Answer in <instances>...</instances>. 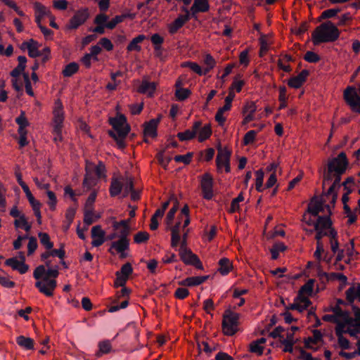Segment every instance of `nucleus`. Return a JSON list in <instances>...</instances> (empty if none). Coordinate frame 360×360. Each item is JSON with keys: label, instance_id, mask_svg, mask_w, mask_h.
Segmentation results:
<instances>
[{"label": "nucleus", "instance_id": "obj_1", "mask_svg": "<svg viewBox=\"0 0 360 360\" xmlns=\"http://www.w3.org/2000/svg\"><path fill=\"white\" fill-rule=\"evenodd\" d=\"M349 164L345 152L340 153L336 157L328 158L326 164L319 170L323 178V189L325 188L326 183L333 181L330 186L338 191L342 186V175L346 172Z\"/></svg>", "mask_w": 360, "mask_h": 360}, {"label": "nucleus", "instance_id": "obj_2", "mask_svg": "<svg viewBox=\"0 0 360 360\" xmlns=\"http://www.w3.org/2000/svg\"><path fill=\"white\" fill-rule=\"evenodd\" d=\"M58 267L56 266L54 269L49 268L47 270L44 265L38 266L33 272V276L35 279H43L45 283L42 281H38L35 283V287L39 291L44 294L47 297H51L53 295V291L57 286L56 278L58 275Z\"/></svg>", "mask_w": 360, "mask_h": 360}, {"label": "nucleus", "instance_id": "obj_3", "mask_svg": "<svg viewBox=\"0 0 360 360\" xmlns=\"http://www.w3.org/2000/svg\"><path fill=\"white\" fill-rule=\"evenodd\" d=\"M339 37V30L330 20L321 23L311 34V39L315 46L322 43L334 42Z\"/></svg>", "mask_w": 360, "mask_h": 360}, {"label": "nucleus", "instance_id": "obj_4", "mask_svg": "<svg viewBox=\"0 0 360 360\" xmlns=\"http://www.w3.org/2000/svg\"><path fill=\"white\" fill-rule=\"evenodd\" d=\"M240 315L226 309L223 315L222 329L224 335L228 336L233 335L238 330V319Z\"/></svg>", "mask_w": 360, "mask_h": 360}, {"label": "nucleus", "instance_id": "obj_5", "mask_svg": "<svg viewBox=\"0 0 360 360\" xmlns=\"http://www.w3.org/2000/svg\"><path fill=\"white\" fill-rule=\"evenodd\" d=\"M109 122L119 136L126 137L130 131L127 118L122 114H118L115 117L110 118Z\"/></svg>", "mask_w": 360, "mask_h": 360}, {"label": "nucleus", "instance_id": "obj_6", "mask_svg": "<svg viewBox=\"0 0 360 360\" xmlns=\"http://www.w3.org/2000/svg\"><path fill=\"white\" fill-rule=\"evenodd\" d=\"M18 257L20 259V261L18 260L17 257H13L7 259L5 261V264L6 266H11L13 270L18 271L20 274H24L29 269V266L25 263V253L22 251L18 252Z\"/></svg>", "mask_w": 360, "mask_h": 360}, {"label": "nucleus", "instance_id": "obj_7", "mask_svg": "<svg viewBox=\"0 0 360 360\" xmlns=\"http://www.w3.org/2000/svg\"><path fill=\"white\" fill-rule=\"evenodd\" d=\"M344 99L354 112L360 113V96L353 86H348L344 91Z\"/></svg>", "mask_w": 360, "mask_h": 360}, {"label": "nucleus", "instance_id": "obj_8", "mask_svg": "<svg viewBox=\"0 0 360 360\" xmlns=\"http://www.w3.org/2000/svg\"><path fill=\"white\" fill-rule=\"evenodd\" d=\"M89 17V13L87 8L78 10L69 21L68 28L76 30L80 25H83Z\"/></svg>", "mask_w": 360, "mask_h": 360}, {"label": "nucleus", "instance_id": "obj_9", "mask_svg": "<svg viewBox=\"0 0 360 360\" xmlns=\"http://www.w3.org/2000/svg\"><path fill=\"white\" fill-rule=\"evenodd\" d=\"M181 11L185 12V14H179L178 17L169 25V32L173 34L181 28L186 22L191 19V14L189 10L183 6Z\"/></svg>", "mask_w": 360, "mask_h": 360}, {"label": "nucleus", "instance_id": "obj_10", "mask_svg": "<svg viewBox=\"0 0 360 360\" xmlns=\"http://www.w3.org/2000/svg\"><path fill=\"white\" fill-rule=\"evenodd\" d=\"M213 178L209 173L202 175L201 179V189L203 198L211 200L213 197Z\"/></svg>", "mask_w": 360, "mask_h": 360}, {"label": "nucleus", "instance_id": "obj_11", "mask_svg": "<svg viewBox=\"0 0 360 360\" xmlns=\"http://www.w3.org/2000/svg\"><path fill=\"white\" fill-rule=\"evenodd\" d=\"M309 75V70H303L298 75L291 77L288 82V85L291 88L299 89L305 82Z\"/></svg>", "mask_w": 360, "mask_h": 360}, {"label": "nucleus", "instance_id": "obj_12", "mask_svg": "<svg viewBox=\"0 0 360 360\" xmlns=\"http://www.w3.org/2000/svg\"><path fill=\"white\" fill-rule=\"evenodd\" d=\"M324 201L314 196L311 199V203L308 205L307 212L313 217L319 216V214L323 211Z\"/></svg>", "mask_w": 360, "mask_h": 360}, {"label": "nucleus", "instance_id": "obj_13", "mask_svg": "<svg viewBox=\"0 0 360 360\" xmlns=\"http://www.w3.org/2000/svg\"><path fill=\"white\" fill-rule=\"evenodd\" d=\"M160 119H152L144 124V136L155 138L158 136L157 128Z\"/></svg>", "mask_w": 360, "mask_h": 360}, {"label": "nucleus", "instance_id": "obj_14", "mask_svg": "<svg viewBox=\"0 0 360 360\" xmlns=\"http://www.w3.org/2000/svg\"><path fill=\"white\" fill-rule=\"evenodd\" d=\"M63 120L64 116L62 109H56L53 112V134H57L58 136H60V129H62L63 127Z\"/></svg>", "mask_w": 360, "mask_h": 360}, {"label": "nucleus", "instance_id": "obj_15", "mask_svg": "<svg viewBox=\"0 0 360 360\" xmlns=\"http://www.w3.org/2000/svg\"><path fill=\"white\" fill-rule=\"evenodd\" d=\"M209 277L210 276L208 275L202 276L188 277L186 279L179 281V284L183 286H196L205 282L209 278Z\"/></svg>", "mask_w": 360, "mask_h": 360}, {"label": "nucleus", "instance_id": "obj_16", "mask_svg": "<svg viewBox=\"0 0 360 360\" xmlns=\"http://www.w3.org/2000/svg\"><path fill=\"white\" fill-rule=\"evenodd\" d=\"M218 150V154L216 158V164L217 169L219 172H221L222 168V162H226V155L229 154V160L231 159V152L226 149V148H222L221 146H219L217 148Z\"/></svg>", "mask_w": 360, "mask_h": 360}, {"label": "nucleus", "instance_id": "obj_17", "mask_svg": "<svg viewBox=\"0 0 360 360\" xmlns=\"http://www.w3.org/2000/svg\"><path fill=\"white\" fill-rule=\"evenodd\" d=\"M155 89V82H150L147 79H143L138 91L141 94H148L150 96H152Z\"/></svg>", "mask_w": 360, "mask_h": 360}, {"label": "nucleus", "instance_id": "obj_18", "mask_svg": "<svg viewBox=\"0 0 360 360\" xmlns=\"http://www.w3.org/2000/svg\"><path fill=\"white\" fill-rule=\"evenodd\" d=\"M129 239H121L120 238L117 241H113L111 243L110 248L109 249V252L111 254H113L112 252V249L114 248L117 250V252H124L125 250L129 249Z\"/></svg>", "mask_w": 360, "mask_h": 360}, {"label": "nucleus", "instance_id": "obj_19", "mask_svg": "<svg viewBox=\"0 0 360 360\" xmlns=\"http://www.w3.org/2000/svg\"><path fill=\"white\" fill-rule=\"evenodd\" d=\"M122 188V182H121L118 178H112L109 189L110 196L115 197L121 193Z\"/></svg>", "mask_w": 360, "mask_h": 360}, {"label": "nucleus", "instance_id": "obj_20", "mask_svg": "<svg viewBox=\"0 0 360 360\" xmlns=\"http://www.w3.org/2000/svg\"><path fill=\"white\" fill-rule=\"evenodd\" d=\"M23 45H26V48L28 50V55L31 58L39 57L42 55L41 52L37 49V42L34 39H30L28 41H24Z\"/></svg>", "mask_w": 360, "mask_h": 360}, {"label": "nucleus", "instance_id": "obj_21", "mask_svg": "<svg viewBox=\"0 0 360 360\" xmlns=\"http://www.w3.org/2000/svg\"><path fill=\"white\" fill-rule=\"evenodd\" d=\"M170 200H172L174 203L172 207L169 210L168 213L167 214L166 218H165V222L167 224V226H170L172 224L173 219L174 218L175 214L176 211L179 209V201L178 200L172 197L170 198Z\"/></svg>", "mask_w": 360, "mask_h": 360}, {"label": "nucleus", "instance_id": "obj_22", "mask_svg": "<svg viewBox=\"0 0 360 360\" xmlns=\"http://www.w3.org/2000/svg\"><path fill=\"white\" fill-rule=\"evenodd\" d=\"M16 342L20 347L25 349H34V340L30 338H27L24 335H20L16 338Z\"/></svg>", "mask_w": 360, "mask_h": 360}, {"label": "nucleus", "instance_id": "obj_23", "mask_svg": "<svg viewBox=\"0 0 360 360\" xmlns=\"http://www.w3.org/2000/svg\"><path fill=\"white\" fill-rule=\"evenodd\" d=\"M77 210V206L69 207L67 209L66 212H65V219H66L67 224L63 226V230L65 231H67L70 229V227L74 220Z\"/></svg>", "mask_w": 360, "mask_h": 360}, {"label": "nucleus", "instance_id": "obj_24", "mask_svg": "<svg viewBox=\"0 0 360 360\" xmlns=\"http://www.w3.org/2000/svg\"><path fill=\"white\" fill-rule=\"evenodd\" d=\"M179 255L180 256L181 260L187 265H191L193 262H194V259L191 255H195L194 253L192 252V251L188 248V249H184V250H178Z\"/></svg>", "mask_w": 360, "mask_h": 360}, {"label": "nucleus", "instance_id": "obj_25", "mask_svg": "<svg viewBox=\"0 0 360 360\" xmlns=\"http://www.w3.org/2000/svg\"><path fill=\"white\" fill-rule=\"evenodd\" d=\"M295 301L298 302V308L296 310L299 312L304 311L311 304V300L305 296L297 295Z\"/></svg>", "mask_w": 360, "mask_h": 360}, {"label": "nucleus", "instance_id": "obj_26", "mask_svg": "<svg viewBox=\"0 0 360 360\" xmlns=\"http://www.w3.org/2000/svg\"><path fill=\"white\" fill-rule=\"evenodd\" d=\"M146 39V36L143 34H139L134 38L127 47L128 51H140L141 49L139 43L142 42Z\"/></svg>", "mask_w": 360, "mask_h": 360}, {"label": "nucleus", "instance_id": "obj_27", "mask_svg": "<svg viewBox=\"0 0 360 360\" xmlns=\"http://www.w3.org/2000/svg\"><path fill=\"white\" fill-rule=\"evenodd\" d=\"M314 224H317L319 228L326 231L332 226V221L328 216H318L317 220Z\"/></svg>", "mask_w": 360, "mask_h": 360}, {"label": "nucleus", "instance_id": "obj_28", "mask_svg": "<svg viewBox=\"0 0 360 360\" xmlns=\"http://www.w3.org/2000/svg\"><path fill=\"white\" fill-rule=\"evenodd\" d=\"M219 268L218 271L223 276L227 275L231 269V264L229 259L224 257L219 261Z\"/></svg>", "mask_w": 360, "mask_h": 360}, {"label": "nucleus", "instance_id": "obj_29", "mask_svg": "<svg viewBox=\"0 0 360 360\" xmlns=\"http://www.w3.org/2000/svg\"><path fill=\"white\" fill-rule=\"evenodd\" d=\"M314 282V279L308 280V281L300 288L297 295L304 296V294L311 295L313 292Z\"/></svg>", "mask_w": 360, "mask_h": 360}, {"label": "nucleus", "instance_id": "obj_30", "mask_svg": "<svg viewBox=\"0 0 360 360\" xmlns=\"http://www.w3.org/2000/svg\"><path fill=\"white\" fill-rule=\"evenodd\" d=\"M79 70V65L75 62H72L68 64L63 70L64 77H70L75 74Z\"/></svg>", "mask_w": 360, "mask_h": 360}, {"label": "nucleus", "instance_id": "obj_31", "mask_svg": "<svg viewBox=\"0 0 360 360\" xmlns=\"http://www.w3.org/2000/svg\"><path fill=\"white\" fill-rule=\"evenodd\" d=\"M212 133L211 126L210 124H205L200 129L198 141L200 142H203L210 137Z\"/></svg>", "mask_w": 360, "mask_h": 360}, {"label": "nucleus", "instance_id": "obj_32", "mask_svg": "<svg viewBox=\"0 0 360 360\" xmlns=\"http://www.w3.org/2000/svg\"><path fill=\"white\" fill-rule=\"evenodd\" d=\"M231 108L226 105H224L219 108L215 115V120L218 122L219 125L222 127L226 121V118L223 116V114L228 110H230Z\"/></svg>", "mask_w": 360, "mask_h": 360}, {"label": "nucleus", "instance_id": "obj_33", "mask_svg": "<svg viewBox=\"0 0 360 360\" xmlns=\"http://www.w3.org/2000/svg\"><path fill=\"white\" fill-rule=\"evenodd\" d=\"M96 183V179L91 174L88 169L83 181V186L88 190L91 189Z\"/></svg>", "mask_w": 360, "mask_h": 360}, {"label": "nucleus", "instance_id": "obj_34", "mask_svg": "<svg viewBox=\"0 0 360 360\" xmlns=\"http://www.w3.org/2000/svg\"><path fill=\"white\" fill-rule=\"evenodd\" d=\"M38 236L40 239L41 243L44 245L47 250H51L53 247V243L50 240V237L48 233L39 232Z\"/></svg>", "mask_w": 360, "mask_h": 360}, {"label": "nucleus", "instance_id": "obj_35", "mask_svg": "<svg viewBox=\"0 0 360 360\" xmlns=\"http://www.w3.org/2000/svg\"><path fill=\"white\" fill-rule=\"evenodd\" d=\"M244 200V197L242 193H240L236 198L233 199L231 203L229 212L230 213H234L239 210L240 205L239 202Z\"/></svg>", "mask_w": 360, "mask_h": 360}, {"label": "nucleus", "instance_id": "obj_36", "mask_svg": "<svg viewBox=\"0 0 360 360\" xmlns=\"http://www.w3.org/2000/svg\"><path fill=\"white\" fill-rule=\"evenodd\" d=\"M124 193L123 197H127L129 193L134 188L133 179L131 177H126L122 182Z\"/></svg>", "mask_w": 360, "mask_h": 360}, {"label": "nucleus", "instance_id": "obj_37", "mask_svg": "<svg viewBox=\"0 0 360 360\" xmlns=\"http://www.w3.org/2000/svg\"><path fill=\"white\" fill-rule=\"evenodd\" d=\"M204 64L206 68H204L205 75H207L216 65L214 58L210 54H206L204 58Z\"/></svg>", "mask_w": 360, "mask_h": 360}, {"label": "nucleus", "instance_id": "obj_38", "mask_svg": "<svg viewBox=\"0 0 360 360\" xmlns=\"http://www.w3.org/2000/svg\"><path fill=\"white\" fill-rule=\"evenodd\" d=\"M340 11H341V9L338 8L325 10L324 11L322 12L321 15H320L319 20L332 18L336 16V15L338 13H340Z\"/></svg>", "mask_w": 360, "mask_h": 360}, {"label": "nucleus", "instance_id": "obj_39", "mask_svg": "<svg viewBox=\"0 0 360 360\" xmlns=\"http://www.w3.org/2000/svg\"><path fill=\"white\" fill-rule=\"evenodd\" d=\"M256 183H255V187L256 190L258 192H262L263 191V180H264V173L262 169H259L256 171Z\"/></svg>", "mask_w": 360, "mask_h": 360}, {"label": "nucleus", "instance_id": "obj_40", "mask_svg": "<svg viewBox=\"0 0 360 360\" xmlns=\"http://www.w3.org/2000/svg\"><path fill=\"white\" fill-rule=\"evenodd\" d=\"M34 10H35L36 13L39 15H41V17L51 15V11L49 9H47V8L45 7L44 5H42L41 4H40L39 2H36L34 4Z\"/></svg>", "mask_w": 360, "mask_h": 360}, {"label": "nucleus", "instance_id": "obj_41", "mask_svg": "<svg viewBox=\"0 0 360 360\" xmlns=\"http://www.w3.org/2000/svg\"><path fill=\"white\" fill-rule=\"evenodd\" d=\"M98 346L99 351L96 354L98 356H100L103 354H108L111 350V345L109 340L101 342Z\"/></svg>", "mask_w": 360, "mask_h": 360}, {"label": "nucleus", "instance_id": "obj_42", "mask_svg": "<svg viewBox=\"0 0 360 360\" xmlns=\"http://www.w3.org/2000/svg\"><path fill=\"white\" fill-rule=\"evenodd\" d=\"M191 94V91L188 89L179 88L176 89L175 91V96L178 101H182L186 99Z\"/></svg>", "mask_w": 360, "mask_h": 360}, {"label": "nucleus", "instance_id": "obj_43", "mask_svg": "<svg viewBox=\"0 0 360 360\" xmlns=\"http://www.w3.org/2000/svg\"><path fill=\"white\" fill-rule=\"evenodd\" d=\"M184 66L189 68L200 76L206 75L204 69H202V68L196 63L186 62L185 63Z\"/></svg>", "mask_w": 360, "mask_h": 360}, {"label": "nucleus", "instance_id": "obj_44", "mask_svg": "<svg viewBox=\"0 0 360 360\" xmlns=\"http://www.w3.org/2000/svg\"><path fill=\"white\" fill-rule=\"evenodd\" d=\"M149 234L146 231H139L134 235V243L137 244L146 243L149 239Z\"/></svg>", "mask_w": 360, "mask_h": 360}, {"label": "nucleus", "instance_id": "obj_45", "mask_svg": "<svg viewBox=\"0 0 360 360\" xmlns=\"http://www.w3.org/2000/svg\"><path fill=\"white\" fill-rule=\"evenodd\" d=\"M110 137H112L115 141L119 148L123 149L126 147V143L124 141V139L126 137L119 136L117 134L112 131H109L108 132Z\"/></svg>", "mask_w": 360, "mask_h": 360}, {"label": "nucleus", "instance_id": "obj_46", "mask_svg": "<svg viewBox=\"0 0 360 360\" xmlns=\"http://www.w3.org/2000/svg\"><path fill=\"white\" fill-rule=\"evenodd\" d=\"M332 311L335 317L339 320V319H345L348 316V313L345 311H343L340 306L336 304L335 307H332Z\"/></svg>", "mask_w": 360, "mask_h": 360}, {"label": "nucleus", "instance_id": "obj_47", "mask_svg": "<svg viewBox=\"0 0 360 360\" xmlns=\"http://www.w3.org/2000/svg\"><path fill=\"white\" fill-rule=\"evenodd\" d=\"M176 136L181 141H188L195 138V131H191V129H186L184 132H179Z\"/></svg>", "mask_w": 360, "mask_h": 360}, {"label": "nucleus", "instance_id": "obj_48", "mask_svg": "<svg viewBox=\"0 0 360 360\" xmlns=\"http://www.w3.org/2000/svg\"><path fill=\"white\" fill-rule=\"evenodd\" d=\"M193 5H197L196 8L202 13L207 12L210 9V5L207 0H195Z\"/></svg>", "mask_w": 360, "mask_h": 360}, {"label": "nucleus", "instance_id": "obj_49", "mask_svg": "<svg viewBox=\"0 0 360 360\" xmlns=\"http://www.w3.org/2000/svg\"><path fill=\"white\" fill-rule=\"evenodd\" d=\"M193 155V153L189 152V153H187L186 155H176L174 158V160L176 162H183L185 165H188V164H190V162L191 161Z\"/></svg>", "mask_w": 360, "mask_h": 360}, {"label": "nucleus", "instance_id": "obj_50", "mask_svg": "<svg viewBox=\"0 0 360 360\" xmlns=\"http://www.w3.org/2000/svg\"><path fill=\"white\" fill-rule=\"evenodd\" d=\"M150 40L154 45V49H162L161 44L164 41V38L162 36L155 33L151 36Z\"/></svg>", "mask_w": 360, "mask_h": 360}, {"label": "nucleus", "instance_id": "obj_51", "mask_svg": "<svg viewBox=\"0 0 360 360\" xmlns=\"http://www.w3.org/2000/svg\"><path fill=\"white\" fill-rule=\"evenodd\" d=\"M164 153V150L159 152L157 154L156 158L160 165H161L165 169H167L168 164L172 160V158H165Z\"/></svg>", "mask_w": 360, "mask_h": 360}, {"label": "nucleus", "instance_id": "obj_52", "mask_svg": "<svg viewBox=\"0 0 360 360\" xmlns=\"http://www.w3.org/2000/svg\"><path fill=\"white\" fill-rule=\"evenodd\" d=\"M37 247L38 245L37 238L34 236L30 237L29 243L27 245V255L30 256L32 255L37 248Z\"/></svg>", "mask_w": 360, "mask_h": 360}, {"label": "nucleus", "instance_id": "obj_53", "mask_svg": "<svg viewBox=\"0 0 360 360\" xmlns=\"http://www.w3.org/2000/svg\"><path fill=\"white\" fill-rule=\"evenodd\" d=\"M304 59L309 62V63H317L320 60V56L313 52V51H307V53H305L304 56Z\"/></svg>", "mask_w": 360, "mask_h": 360}, {"label": "nucleus", "instance_id": "obj_54", "mask_svg": "<svg viewBox=\"0 0 360 360\" xmlns=\"http://www.w3.org/2000/svg\"><path fill=\"white\" fill-rule=\"evenodd\" d=\"M338 340L340 347L342 349H349L350 348L349 341L343 335L340 334L339 331H338Z\"/></svg>", "mask_w": 360, "mask_h": 360}, {"label": "nucleus", "instance_id": "obj_55", "mask_svg": "<svg viewBox=\"0 0 360 360\" xmlns=\"http://www.w3.org/2000/svg\"><path fill=\"white\" fill-rule=\"evenodd\" d=\"M256 134L257 131L255 130L248 131L243 137V144L248 146L252 143L255 139Z\"/></svg>", "mask_w": 360, "mask_h": 360}, {"label": "nucleus", "instance_id": "obj_56", "mask_svg": "<svg viewBox=\"0 0 360 360\" xmlns=\"http://www.w3.org/2000/svg\"><path fill=\"white\" fill-rule=\"evenodd\" d=\"M171 246L177 250V247L181 240L180 232L171 231Z\"/></svg>", "mask_w": 360, "mask_h": 360}, {"label": "nucleus", "instance_id": "obj_57", "mask_svg": "<svg viewBox=\"0 0 360 360\" xmlns=\"http://www.w3.org/2000/svg\"><path fill=\"white\" fill-rule=\"evenodd\" d=\"M116 278L115 280L114 286L115 288L118 287H124L126 284V282L127 281V278L121 275L120 271H117L115 273Z\"/></svg>", "mask_w": 360, "mask_h": 360}, {"label": "nucleus", "instance_id": "obj_58", "mask_svg": "<svg viewBox=\"0 0 360 360\" xmlns=\"http://www.w3.org/2000/svg\"><path fill=\"white\" fill-rule=\"evenodd\" d=\"M93 215L94 212L92 210H86L84 211V223L85 224L86 227H88L89 225L92 224L94 222Z\"/></svg>", "mask_w": 360, "mask_h": 360}, {"label": "nucleus", "instance_id": "obj_59", "mask_svg": "<svg viewBox=\"0 0 360 360\" xmlns=\"http://www.w3.org/2000/svg\"><path fill=\"white\" fill-rule=\"evenodd\" d=\"M346 298L349 303H353L355 299L357 298L356 290L354 286L350 287L346 291Z\"/></svg>", "mask_w": 360, "mask_h": 360}, {"label": "nucleus", "instance_id": "obj_60", "mask_svg": "<svg viewBox=\"0 0 360 360\" xmlns=\"http://www.w3.org/2000/svg\"><path fill=\"white\" fill-rule=\"evenodd\" d=\"M121 275L127 277L129 276L133 273V268L129 262H127L124 265L122 266L121 269L120 271Z\"/></svg>", "mask_w": 360, "mask_h": 360}, {"label": "nucleus", "instance_id": "obj_61", "mask_svg": "<svg viewBox=\"0 0 360 360\" xmlns=\"http://www.w3.org/2000/svg\"><path fill=\"white\" fill-rule=\"evenodd\" d=\"M285 330L283 327L279 326L276 327L273 331H271L269 336L273 338H279V340L283 338V335L281 334L283 332H284Z\"/></svg>", "mask_w": 360, "mask_h": 360}, {"label": "nucleus", "instance_id": "obj_62", "mask_svg": "<svg viewBox=\"0 0 360 360\" xmlns=\"http://www.w3.org/2000/svg\"><path fill=\"white\" fill-rule=\"evenodd\" d=\"M250 351L252 353L262 355L264 352V347L257 343V341H253L250 345Z\"/></svg>", "mask_w": 360, "mask_h": 360}, {"label": "nucleus", "instance_id": "obj_63", "mask_svg": "<svg viewBox=\"0 0 360 360\" xmlns=\"http://www.w3.org/2000/svg\"><path fill=\"white\" fill-rule=\"evenodd\" d=\"M46 193L49 200V201L48 202L49 207L51 210H54L56 209V205L57 203V198L56 194L51 191H48Z\"/></svg>", "mask_w": 360, "mask_h": 360}, {"label": "nucleus", "instance_id": "obj_64", "mask_svg": "<svg viewBox=\"0 0 360 360\" xmlns=\"http://www.w3.org/2000/svg\"><path fill=\"white\" fill-rule=\"evenodd\" d=\"M188 295L189 291L184 288H178L174 292V297L179 300L185 299Z\"/></svg>", "mask_w": 360, "mask_h": 360}]
</instances>
